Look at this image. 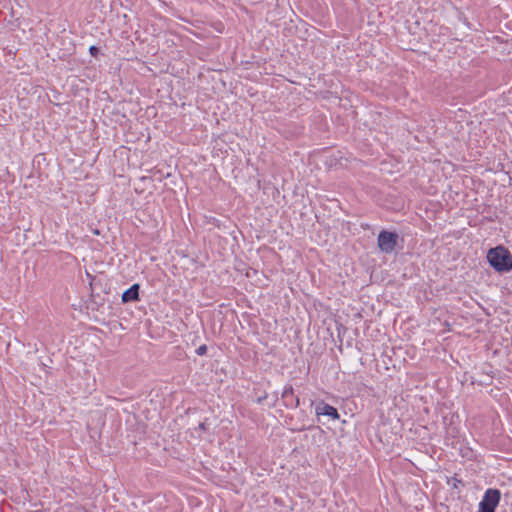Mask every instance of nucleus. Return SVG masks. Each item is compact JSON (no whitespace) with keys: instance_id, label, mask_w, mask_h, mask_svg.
Wrapping results in <instances>:
<instances>
[{"instance_id":"nucleus-1","label":"nucleus","mask_w":512,"mask_h":512,"mask_svg":"<svg viewBox=\"0 0 512 512\" xmlns=\"http://www.w3.org/2000/svg\"><path fill=\"white\" fill-rule=\"evenodd\" d=\"M487 260L497 272H509L512 270V254L502 245L489 249Z\"/></svg>"},{"instance_id":"nucleus-3","label":"nucleus","mask_w":512,"mask_h":512,"mask_svg":"<svg viewBox=\"0 0 512 512\" xmlns=\"http://www.w3.org/2000/svg\"><path fill=\"white\" fill-rule=\"evenodd\" d=\"M398 240V234L389 231H381L378 235L377 243L378 247L382 252L391 253L396 245Z\"/></svg>"},{"instance_id":"nucleus-4","label":"nucleus","mask_w":512,"mask_h":512,"mask_svg":"<svg viewBox=\"0 0 512 512\" xmlns=\"http://www.w3.org/2000/svg\"><path fill=\"white\" fill-rule=\"evenodd\" d=\"M315 412L318 416L325 415V416L331 417L334 420H337L340 418V415H339L337 409L329 404L324 403V402H321L316 406Z\"/></svg>"},{"instance_id":"nucleus-5","label":"nucleus","mask_w":512,"mask_h":512,"mask_svg":"<svg viewBox=\"0 0 512 512\" xmlns=\"http://www.w3.org/2000/svg\"><path fill=\"white\" fill-rule=\"evenodd\" d=\"M139 284L132 285L128 290L122 294V302L128 303L131 301L139 300Z\"/></svg>"},{"instance_id":"nucleus-7","label":"nucleus","mask_w":512,"mask_h":512,"mask_svg":"<svg viewBox=\"0 0 512 512\" xmlns=\"http://www.w3.org/2000/svg\"><path fill=\"white\" fill-rule=\"evenodd\" d=\"M89 52L92 56L96 57L98 55L99 49L95 46H91Z\"/></svg>"},{"instance_id":"nucleus-6","label":"nucleus","mask_w":512,"mask_h":512,"mask_svg":"<svg viewBox=\"0 0 512 512\" xmlns=\"http://www.w3.org/2000/svg\"><path fill=\"white\" fill-rule=\"evenodd\" d=\"M206 352H207V347H206V345H201V346H200V347H198V348H197V350H196V353H197L198 355H200V356H202V355L206 354Z\"/></svg>"},{"instance_id":"nucleus-2","label":"nucleus","mask_w":512,"mask_h":512,"mask_svg":"<svg viewBox=\"0 0 512 512\" xmlns=\"http://www.w3.org/2000/svg\"><path fill=\"white\" fill-rule=\"evenodd\" d=\"M501 494L497 489H488L481 502L479 503L478 512H495L499 504Z\"/></svg>"}]
</instances>
